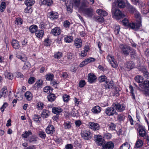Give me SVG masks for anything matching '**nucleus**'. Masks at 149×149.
<instances>
[{
	"instance_id": "nucleus-46",
	"label": "nucleus",
	"mask_w": 149,
	"mask_h": 149,
	"mask_svg": "<svg viewBox=\"0 0 149 149\" xmlns=\"http://www.w3.org/2000/svg\"><path fill=\"white\" fill-rule=\"evenodd\" d=\"M38 136L41 138L43 139H45L46 137V134L45 133L42 131H40L38 132Z\"/></svg>"
},
{
	"instance_id": "nucleus-53",
	"label": "nucleus",
	"mask_w": 149,
	"mask_h": 149,
	"mask_svg": "<svg viewBox=\"0 0 149 149\" xmlns=\"http://www.w3.org/2000/svg\"><path fill=\"white\" fill-rule=\"evenodd\" d=\"M70 96L67 94H64L63 96V101L65 102H67L70 99Z\"/></svg>"
},
{
	"instance_id": "nucleus-2",
	"label": "nucleus",
	"mask_w": 149,
	"mask_h": 149,
	"mask_svg": "<svg viewBox=\"0 0 149 149\" xmlns=\"http://www.w3.org/2000/svg\"><path fill=\"white\" fill-rule=\"evenodd\" d=\"M141 91L146 96H149V81H144L143 83L139 84Z\"/></svg>"
},
{
	"instance_id": "nucleus-39",
	"label": "nucleus",
	"mask_w": 149,
	"mask_h": 149,
	"mask_svg": "<svg viewBox=\"0 0 149 149\" xmlns=\"http://www.w3.org/2000/svg\"><path fill=\"white\" fill-rule=\"evenodd\" d=\"M56 96L54 94H50L47 96L48 100L50 102H52L56 99Z\"/></svg>"
},
{
	"instance_id": "nucleus-60",
	"label": "nucleus",
	"mask_w": 149,
	"mask_h": 149,
	"mask_svg": "<svg viewBox=\"0 0 149 149\" xmlns=\"http://www.w3.org/2000/svg\"><path fill=\"white\" fill-rule=\"evenodd\" d=\"M86 84V82L84 80H80L79 84V86L80 88H82Z\"/></svg>"
},
{
	"instance_id": "nucleus-30",
	"label": "nucleus",
	"mask_w": 149,
	"mask_h": 149,
	"mask_svg": "<svg viewBox=\"0 0 149 149\" xmlns=\"http://www.w3.org/2000/svg\"><path fill=\"white\" fill-rule=\"evenodd\" d=\"M48 15L49 17L53 19L57 18H58V14L57 13H54L53 12L49 13Z\"/></svg>"
},
{
	"instance_id": "nucleus-4",
	"label": "nucleus",
	"mask_w": 149,
	"mask_h": 149,
	"mask_svg": "<svg viewBox=\"0 0 149 149\" xmlns=\"http://www.w3.org/2000/svg\"><path fill=\"white\" fill-rule=\"evenodd\" d=\"M113 106L118 112H121L125 110V106L123 104L116 102L113 104Z\"/></svg>"
},
{
	"instance_id": "nucleus-14",
	"label": "nucleus",
	"mask_w": 149,
	"mask_h": 149,
	"mask_svg": "<svg viewBox=\"0 0 149 149\" xmlns=\"http://www.w3.org/2000/svg\"><path fill=\"white\" fill-rule=\"evenodd\" d=\"M46 132L48 134H53L55 132L54 127L52 125H49L46 128Z\"/></svg>"
},
{
	"instance_id": "nucleus-11",
	"label": "nucleus",
	"mask_w": 149,
	"mask_h": 149,
	"mask_svg": "<svg viewBox=\"0 0 149 149\" xmlns=\"http://www.w3.org/2000/svg\"><path fill=\"white\" fill-rule=\"evenodd\" d=\"M82 12L85 16L89 18H91L93 15V10L90 8H84L82 10Z\"/></svg>"
},
{
	"instance_id": "nucleus-62",
	"label": "nucleus",
	"mask_w": 149,
	"mask_h": 149,
	"mask_svg": "<svg viewBox=\"0 0 149 149\" xmlns=\"http://www.w3.org/2000/svg\"><path fill=\"white\" fill-rule=\"evenodd\" d=\"M74 5L77 8H78L80 5V0H74L73 1Z\"/></svg>"
},
{
	"instance_id": "nucleus-22",
	"label": "nucleus",
	"mask_w": 149,
	"mask_h": 149,
	"mask_svg": "<svg viewBox=\"0 0 149 149\" xmlns=\"http://www.w3.org/2000/svg\"><path fill=\"white\" fill-rule=\"evenodd\" d=\"M125 66L128 69H131L134 67V64L132 61H128L126 62Z\"/></svg>"
},
{
	"instance_id": "nucleus-33",
	"label": "nucleus",
	"mask_w": 149,
	"mask_h": 149,
	"mask_svg": "<svg viewBox=\"0 0 149 149\" xmlns=\"http://www.w3.org/2000/svg\"><path fill=\"white\" fill-rule=\"evenodd\" d=\"M139 133L140 136L142 137H144L145 136H146L147 133L146 131V129L144 128L139 129Z\"/></svg>"
},
{
	"instance_id": "nucleus-37",
	"label": "nucleus",
	"mask_w": 149,
	"mask_h": 149,
	"mask_svg": "<svg viewBox=\"0 0 149 149\" xmlns=\"http://www.w3.org/2000/svg\"><path fill=\"white\" fill-rule=\"evenodd\" d=\"M97 13L99 15L102 16H105L107 15V13L105 11L101 9H99L97 10Z\"/></svg>"
},
{
	"instance_id": "nucleus-26",
	"label": "nucleus",
	"mask_w": 149,
	"mask_h": 149,
	"mask_svg": "<svg viewBox=\"0 0 149 149\" xmlns=\"http://www.w3.org/2000/svg\"><path fill=\"white\" fill-rule=\"evenodd\" d=\"M63 111V109L60 107H53L52 109V112L57 115L59 114Z\"/></svg>"
},
{
	"instance_id": "nucleus-49",
	"label": "nucleus",
	"mask_w": 149,
	"mask_h": 149,
	"mask_svg": "<svg viewBox=\"0 0 149 149\" xmlns=\"http://www.w3.org/2000/svg\"><path fill=\"white\" fill-rule=\"evenodd\" d=\"M62 56V53L60 52H58L54 54V57L55 58L57 59L60 58Z\"/></svg>"
},
{
	"instance_id": "nucleus-47",
	"label": "nucleus",
	"mask_w": 149,
	"mask_h": 149,
	"mask_svg": "<svg viewBox=\"0 0 149 149\" xmlns=\"http://www.w3.org/2000/svg\"><path fill=\"white\" fill-rule=\"evenodd\" d=\"M15 23L18 25H20L23 23L22 19L20 17H17L15 20Z\"/></svg>"
},
{
	"instance_id": "nucleus-24",
	"label": "nucleus",
	"mask_w": 149,
	"mask_h": 149,
	"mask_svg": "<svg viewBox=\"0 0 149 149\" xmlns=\"http://www.w3.org/2000/svg\"><path fill=\"white\" fill-rule=\"evenodd\" d=\"M91 111L94 113H99L101 111V108L98 106H95L92 108Z\"/></svg>"
},
{
	"instance_id": "nucleus-1",
	"label": "nucleus",
	"mask_w": 149,
	"mask_h": 149,
	"mask_svg": "<svg viewBox=\"0 0 149 149\" xmlns=\"http://www.w3.org/2000/svg\"><path fill=\"white\" fill-rule=\"evenodd\" d=\"M136 19V22L130 23L128 24V25L129 27L136 31H137L139 28L141 26V15L136 10L135 12L133 13Z\"/></svg>"
},
{
	"instance_id": "nucleus-17",
	"label": "nucleus",
	"mask_w": 149,
	"mask_h": 149,
	"mask_svg": "<svg viewBox=\"0 0 149 149\" xmlns=\"http://www.w3.org/2000/svg\"><path fill=\"white\" fill-rule=\"evenodd\" d=\"M38 139V137L34 135L28 138L27 141L30 143H36Z\"/></svg>"
},
{
	"instance_id": "nucleus-48",
	"label": "nucleus",
	"mask_w": 149,
	"mask_h": 149,
	"mask_svg": "<svg viewBox=\"0 0 149 149\" xmlns=\"http://www.w3.org/2000/svg\"><path fill=\"white\" fill-rule=\"evenodd\" d=\"M45 93H49L52 92V90L51 87L49 86H46L43 89Z\"/></svg>"
},
{
	"instance_id": "nucleus-12",
	"label": "nucleus",
	"mask_w": 149,
	"mask_h": 149,
	"mask_svg": "<svg viewBox=\"0 0 149 149\" xmlns=\"http://www.w3.org/2000/svg\"><path fill=\"white\" fill-rule=\"evenodd\" d=\"M88 125L91 129L94 131L99 130L100 128L99 125L97 123L94 122H89Z\"/></svg>"
},
{
	"instance_id": "nucleus-5",
	"label": "nucleus",
	"mask_w": 149,
	"mask_h": 149,
	"mask_svg": "<svg viewBox=\"0 0 149 149\" xmlns=\"http://www.w3.org/2000/svg\"><path fill=\"white\" fill-rule=\"evenodd\" d=\"M94 141L97 145L99 146H102L105 141L104 139L101 135H95L94 136Z\"/></svg>"
},
{
	"instance_id": "nucleus-29",
	"label": "nucleus",
	"mask_w": 149,
	"mask_h": 149,
	"mask_svg": "<svg viewBox=\"0 0 149 149\" xmlns=\"http://www.w3.org/2000/svg\"><path fill=\"white\" fill-rule=\"evenodd\" d=\"M32 133L30 130H29L28 131H25L24 133L22 135V138L26 139L30 135H32Z\"/></svg>"
},
{
	"instance_id": "nucleus-25",
	"label": "nucleus",
	"mask_w": 149,
	"mask_h": 149,
	"mask_svg": "<svg viewBox=\"0 0 149 149\" xmlns=\"http://www.w3.org/2000/svg\"><path fill=\"white\" fill-rule=\"evenodd\" d=\"M143 142L141 140L138 139L135 143L134 148H140L143 146Z\"/></svg>"
},
{
	"instance_id": "nucleus-42",
	"label": "nucleus",
	"mask_w": 149,
	"mask_h": 149,
	"mask_svg": "<svg viewBox=\"0 0 149 149\" xmlns=\"http://www.w3.org/2000/svg\"><path fill=\"white\" fill-rule=\"evenodd\" d=\"M99 82L100 83H102L103 82H105V81L107 80V77L104 75H102L99 77L98 78Z\"/></svg>"
},
{
	"instance_id": "nucleus-57",
	"label": "nucleus",
	"mask_w": 149,
	"mask_h": 149,
	"mask_svg": "<svg viewBox=\"0 0 149 149\" xmlns=\"http://www.w3.org/2000/svg\"><path fill=\"white\" fill-rule=\"evenodd\" d=\"M63 26L66 28H69L70 25V22L68 20H65L63 22Z\"/></svg>"
},
{
	"instance_id": "nucleus-61",
	"label": "nucleus",
	"mask_w": 149,
	"mask_h": 149,
	"mask_svg": "<svg viewBox=\"0 0 149 149\" xmlns=\"http://www.w3.org/2000/svg\"><path fill=\"white\" fill-rule=\"evenodd\" d=\"M8 105V104L7 102H5L4 103L2 106L1 108V112L3 113V112L4 109L6 108Z\"/></svg>"
},
{
	"instance_id": "nucleus-63",
	"label": "nucleus",
	"mask_w": 149,
	"mask_h": 149,
	"mask_svg": "<svg viewBox=\"0 0 149 149\" xmlns=\"http://www.w3.org/2000/svg\"><path fill=\"white\" fill-rule=\"evenodd\" d=\"M5 75L8 79H12L13 78V75L12 74L9 72H7L5 74Z\"/></svg>"
},
{
	"instance_id": "nucleus-41",
	"label": "nucleus",
	"mask_w": 149,
	"mask_h": 149,
	"mask_svg": "<svg viewBox=\"0 0 149 149\" xmlns=\"http://www.w3.org/2000/svg\"><path fill=\"white\" fill-rule=\"evenodd\" d=\"M143 77L141 76L137 75L134 78L135 81L139 83H142L143 81Z\"/></svg>"
},
{
	"instance_id": "nucleus-43",
	"label": "nucleus",
	"mask_w": 149,
	"mask_h": 149,
	"mask_svg": "<svg viewBox=\"0 0 149 149\" xmlns=\"http://www.w3.org/2000/svg\"><path fill=\"white\" fill-rule=\"evenodd\" d=\"M51 40L49 37H48L44 40V45L46 46H49L51 44Z\"/></svg>"
},
{
	"instance_id": "nucleus-6",
	"label": "nucleus",
	"mask_w": 149,
	"mask_h": 149,
	"mask_svg": "<svg viewBox=\"0 0 149 149\" xmlns=\"http://www.w3.org/2000/svg\"><path fill=\"white\" fill-rule=\"evenodd\" d=\"M108 61L110 63L111 66L114 68H117L118 65L116 62L114 58V56L111 55H108L107 57Z\"/></svg>"
},
{
	"instance_id": "nucleus-34",
	"label": "nucleus",
	"mask_w": 149,
	"mask_h": 149,
	"mask_svg": "<svg viewBox=\"0 0 149 149\" xmlns=\"http://www.w3.org/2000/svg\"><path fill=\"white\" fill-rule=\"evenodd\" d=\"M35 2L34 0H26L25 1L24 3L27 6L32 7Z\"/></svg>"
},
{
	"instance_id": "nucleus-38",
	"label": "nucleus",
	"mask_w": 149,
	"mask_h": 149,
	"mask_svg": "<svg viewBox=\"0 0 149 149\" xmlns=\"http://www.w3.org/2000/svg\"><path fill=\"white\" fill-rule=\"evenodd\" d=\"M72 123L71 122L67 121L65 122L63 126L65 129H70L72 126Z\"/></svg>"
},
{
	"instance_id": "nucleus-18",
	"label": "nucleus",
	"mask_w": 149,
	"mask_h": 149,
	"mask_svg": "<svg viewBox=\"0 0 149 149\" xmlns=\"http://www.w3.org/2000/svg\"><path fill=\"white\" fill-rule=\"evenodd\" d=\"M51 32L53 35L57 36L60 34L61 30L60 28L56 27L52 30Z\"/></svg>"
},
{
	"instance_id": "nucleus-45",
	"label": "nucleus",
	"mask_w": 149,
	"mask_h": 149,
	"mask_svg": "<svg viewBox=\"0 0 149 149\" xmlns=\"http://www.w3.org/2000/svg\"><path fill=\"white\" fill-rule=\"evenodd\" d=\"M52 0H43L42 2L43 4L48 6H51L53 3Z\"/></svg>"
},
{
	"instance_id": "nucleus-9",
	"label": "nucleus",
	"mask_w": 149,
	"mask_h": 149,
	"mask_svg": "<svg viewBox=\"0 0 149 149\" xmlns=\"http://www.w3.org/2000/svg\"><path fill=\"white\" fill-rule=\"evenodd\" d=\"M95 59L92 57L88 58L81 62L79 65L80 67H82L88 63L95 61Z\"/></svg>"
},
{
	"instance_id": "nucleus-36",
	"label": "nucleus",
	"mask_w": 149,
	"mask_h": 149,
	"mask_svg": "<svg viewBox=\"0 0 149 149\" xmlns=\"http://www.w3.org/2000/svg\"><path fill=\"white\" fill-rule=\"evenodd\" d=\"M38 27L36 25H32L29 28V31L32 33H36L38 29Z\"/></svg>"
},
{
	"instance_id": "nucleus-8",
	"label": "nucleus",
	"mask_w": 149,
	"mask_h": 149,
	"mask_svg": "<svg viewBox=\"0 0 149 149\" xmlns=\"http://www.w3.org/2000/svg\"><path fill=\"white\" fill-rule=\"evenodd\" d=\"M114 147V143L111 141L104 142L102 146V149H113Z\"/></svg>"
},
{
	"instance_id": "nucleus-16",
	"label": "nucleus",
	"mask_w": 149,
	"mask_h": 149,
	"mask_svg": "<svg viewBox=\"0 0 149 149\" xmlns=\"http://www.w3.org/2000/svg\"><path fill=\"white\" fill-rule=\"evenodd\" d=\"M113 81L112 80L107 79L105 82L104 86L106 89L111 88L113 86Z\"/></svg>"
},
{
	"instance_id": "nucleus-3",
	"label": "nucleus",
	"mask_w": 149,
	"mask_h": 149,
	"mask_svg": "<svg viewBox=\"0 0 149 149\" xmlns=\"http://www.w3.org/2000/svg\"><path fill=\"white\" fill-rule=\"evenodd\" d=\"M105 112L106 115L109 116H112L115 114L117 113L113 104L111 106L107 108Z\"/></svg>"
},
{
	"instance_id": "nucleus-50",
	"label": "nucleus",
	"mask_w": 149,
	"mask_h": 149,
	"mask_svg": "<svg viewBox=\"0 0 149 149\" xmlns=\"http://www.w3.org/2000/svg\"><path fill=\"white\" fill-rule=\"evenodd\" d=\"M33 119L36 122H40L41 120L40 116L37 114H34L33 116Z\"/></svg>"
},
{
	"instance_id": "nucleus-32",
	"label": "nucleus",
	"mask_w": 149,
	"mask_h": 149,
	"mask_svg": "<svg viewBox=\"0 0 149 149\" xmlns=\"http://www.w3.org/2000/svg\"><path fill=\"white\" fill-rule=\"evenodd\" d=\"M43 84V81L42 80H39L35 84L34 86L36 88H41Z\"/></svg>"
},
{
	"instance_id": "nucleus-7",
	"label": "nucleus",
	"mask_w": 149,
	"mask_h": 149,
	"mask_svg": "<svg viewBox=\"0 0 149 149\" xmlns=\"http://www.w3.org/2000/svg\"><path fill=\"white\" fill-rule=\"evenodd\" d=\"M81 136L85 140H88L91 139L92 135L89 131L86 130L81 132Z\"/></svg>"
},
{
	"instance_id": "nucleus-13",
	"label": "nucleus",
	"mask_w": 149,
	"mask_h": 149,
	"mask_svg": "<svg viewBox=\"0 0 149 149\" xmlns=\"http://www.w3.org/2000/svg\"><path fill=\"white\" fill-rule=\"evenodd\" d=\"M126 8L127 11L131 13H134L137 10L136 9L127 1Z\"/></svg>"
},
{
	"instance_id": "nucleus-20",
	"label": "nucleus",
	"mask_w": 149,
	"mask_h": 149,
	"mask_svg": "<svg viewBox=\"0 0 149 149\" xmlns=\"http://www.w3.org/2000/svg\"><path fill=\"white\" fill-rule=\"evenodd\" d=\"M36 37L39 39H41L44 35V31L42 30H37L35 33Z\"/></svg>"
},
{
	"instance_id": "nucleus-19",
	"label": "nucleus",
	"mask_w": 149,
	"mask_h": 149,
	"mask_svg": "<svg viewBox=\"0 0 149 149\" xmlns=\"http://www.w3.org/2000/svg\"><path fill=\"white\" fill-rule=\"evenodd\" d=\"M50 115L49 111L47 110L43 109L41 114V116L43 118H47Z\"/></svg>"
},
{
	"instance_id": "nucleus-58",
	"label": "nucleus",
	"mask_w": 149,
	"mask_h": 149,
	"mask_svg": "<svg viewBox=\"0 0 149 149\" xmlns=\"http://www.w3.org/2000/svg\"><path fill=\"white\" fill-rule=\"evenodd\" d=\"M6 3L5 2H2L0 6V10L1 12H2L6 8Z\"/></svg>"
},
{
	"instance_id": "nucleus-23",
	"label": "nucleus",
	"mask_w": 149,
	"mask_h": 149,
	"mask_svg": "<svg viewBox=\"0 0 149 149\" xmlns=\"http://www.w3.org/2000/svg\"><path fill=\"white\" fill-rule=\"evenodd\" d=\"M116 127V124L112 123H109L107 126L108 130L111 131L115 130Z\"/></svg>"
},
{
	"instance_id": "nucleus-21",
	"label": "nucleus",
	"mask_w": 149,
	"mask_h": 149,
	"mask_svg": "<svg viewBox=\"0 0 149 149\" xmlns=\"http://www.w3.org/2000/svg\"><path fill=\"white\" fill-rule=\"evenodd\" d=\"M12 47L16 49H19L20 45L18 41L16 40H13L11 42Z\"/></svg>"
},
{
	"instance_id": "nucleus-59",
	"label": "nucleus",
	"mask_w": 149,
	"mask_h": 149,
	"mask_svg": "<svg viewBox=\"0 0 149 149\" xmlns=\"http://www.w3.org/2000/svg\"><path fill=\"white\" fill-rule=\"evenodd\" d=\"M50 84L54 87L57 88V85L58 84L57 83L56 80L53 79L51 81Z\"/></svg>"
},
{
	"instance_id": "nucleus-31",
	"label": "nucleus",
	"mask_w": 149,
	"mask_h": 149,
	"mask_svg": "<svg viewBox=\"0 0 149 149\" xmlns=\"http://www.w3.org/2000/svg\"><path fill=\"white\" fill-rule=\"evenodd\" d=\"M36 107L38 110H42L45 106L43 102L40 101L38 102L36 104Z\"/></svg>"
},
{
	"instance_id": "nucleus-27",
	"label": "nucleus",
	"mask_w": 149,
	"mask_h": 149,
	"mask_svg": "<svg viewBox=\"0 0 149 149\" xmlns=\"http://www.w3.org/2000/svg\"><path fill=\"white\" fill-rule=\"evenodd\" d=\"M1 95H0V97L1 96H3L4 97H6L8 95V91L6 87L4 86L1 90Z\"/></svg>"
},
{
	"instance_id": "nucleus-10",
	"label": "nucleus",
	"mask_w": 149,
	"mask_h": 149,
	"mask_svg": "<svg viewBox=\"0 0 149 149\" xmlns=\"http://www.w3.org/2000/svg\"><path fill=\"white\" fill-rule=\"evenodd\" d=\"M88 81L91 84L97 81V77L93 73H89L88 75Z\"/></svg>"
},
{
	"instance_id": "nucleus-40",
	"label": "nucleus",
	"mask_w": 149,
	"mask_h": 149,
	"mask_svg": "<svg viewBox=\"0 0 149 149\" xmlns=\"http://www.w3.org/2000/svg\"><path fill=\"white\" fill-rule=\"evenodd\" d=\"M45 77L47 80L51 81L53 79L54 76L52 73H48L46 74Z\"/></svg>"
},
{
	"instance_id": "nucleus-28",
	"label": "nucleus",
	"mask_w": 149,
	"mask_h": 149,
	"mask_svg": "<svg viewBox=\"0 0 149 149\" xmlns=\"http://www.w3.org/2000/svg\"><path fill=\"white\" fill-rule=\"evenodd\" d=\"M24 96L26 99L28 101H30L32 99V94L29 91L26 92L25 93Z\"/></svg>"
},
{
	"instance_id": "nucleus-56",
	"label": "nucleus",
	"mask_w": 149,
	"mask_h": 149,
	"mask_svg": "<svg viewBox=\"0 0 149 149\" xmlns=\"http://www.w3.org/2000/svg\"><path fill=\"white\" fill-rule=\"evenodd\" d=\"M32 7L30 6H27L26 8L25 9L24 12L25 13H31L32 11Z\"/></svg>"
},
{
	"instance_id": "nucleus-35",
	"label": "nucleus",
	"mask_w": 149,
	"mask_h": 149,
	"mask_svg": "<svg viewBox=\"0 0 149 149\" xmlns=\"http://www.w3.org/2000/svg\"><path fill=\"white\" fill-rule=\"evenodd\" d=\"M93 19L94 21L97 22H103L104 19L102 17L100 16H95L93 17Z\"/></svg>"
},
{
	"instance_id": "nucleus-15",
	"label": "nucleus",
	"mask_w": 149,
	"mask_h": 149,
	"mask_svg": "<svg viewBox=\"0 0 149 149\" xmlns=\"http://www.w3.org/2000/svg\"><path fill=\"white\" fill-rule=\"evenodd\" d=\"M122 51L123 54L127 55L130 51V47L128 45H123L122 48Z\"/></svg>"
},
{
	"instance_id": "nucleus-64",
	"label": "nucleus",
	"mask_w": 149,
	"mask_h": 149,
	"mask_svg": "<svg viewBox=\"0 0 149 149\" xmlns=\"http://www.w3.org/2000/svg\"><path fill=\"white\" fill-rule=\"evenodd\" d=\"M129 147L128 144L125 143L123 144L120 147V149H129Z\"/></svg>"
},
{
	"instance_id": "nucleus-54",
	"label": "nucleus",
	"mask_w": 149,
	"mask_h": 149,
	"mask_svg": "<svg viewBox=\"0 0 149 149\" xmlns=\"http://www.w3.org/2000/svg\"><path fill=\"white\" fill-rule=\"evenodd\" d=\"M25 63L23 67V69H26L28 68H29L31 66V64L28 61H26L24 62Z\"/></svg>"
},
{
	"instance_id": "nucleus-55",
	"label": "nucleus",
	"mask_w": 149,
	"mask_h": 149,
	"mask_svg": "<svg viewBox=\"0 0 149 149\" xmlns=\"http://www.w3.org/2000/svg\"><path fill=\"white\" fill-rule=\"evenodd\" d=\"M103 135L104 138L107 139H110L112 137V135L109 133H105Z\"/></svg>"
},
{
	"instance_id": "nucleus-51",
	"label": "nucleus",
	"mask_w": 149,
	"mask_h": 149,
	"mask_svg": "<svg viewBox=\"0 0 149 149\" xmlns=\"http://www.w3.org/2000/svg\"><path fill=\"white\" fill-rule=\"evenodd\" d=\"M16 57L18 59H20L23 62H26L27 61V58L25 56H22L19 55H16Z\"/></svg>"
},
{
	"instance_id": "nucleus-44",
	"label": "nucleus",
	"mask_w": 149,
	"mask_h": 149,
	"mask_svg": "<svg viewBox=\"0 0 149 149\" xmlns=\"http://www.w3.org/2000/svg\"><path fill=\"white\" fill-rule=\"evenodd\" d=\"M73 37L72 36H66L64 38V41L66 42L70 43L73 41Z\"/></svg>"
},
{
	"instance_id": "nucleus-52",
	"label": "nucleus",
	"mask_w": 149,
	"mask_h": 149,
	"mask_svg": "<svg viewBox=\"0 0 149 149\" xmlns=\"http://www.w3.org/2000/svg\"><path fill=\"white\" fill-rule=\"evenodd\" d=\"M129 88L130 89V93H131V95L132 96V98L133 100L135 99V95L134 93V89L132 86H130Z\"/></svg>"
}]
</instances>
